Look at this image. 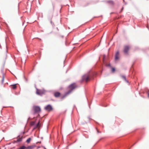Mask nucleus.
I'll use <instances>...</instances> for the list:
<instances>
[{
    "instance_id": "obj_19",
    "label": "nucleus",
    "mask_w": 149,
    "mask_h": 149,
    "mask_svg": "<svg viewBox=\"0 0 149 149\" xmlns=\"http://www.w3.org/2000/svg\"><path fill=\"white\" fill-rule=\"evenodd\" d=\"M4 80V76H3L2 79V83H3V82Z\"/></svg>"
},
{
    "instance_id": "obj_3",
    "label": "nucleus",
    "mask_w": 149,
    "mask_h": 149,
    "mask_svg": "<svg viewBox=\"0 0 149 149\" xmlns=\"http://www.w3.org/2000/svg\"><path fill=\"white\" fill-rule=\"evenodd\" d=\"M90 79V77L87 74H85L82 77L83 81H84L86 82L88 81Z\"/></svg>"
},
{
    "instance_id": "obj_18",
    "label": "nucleus",
    "mask_w": 149,
    "mask_h": 149,
    "mask_svg": "<svg viewBox=\"0 0 149 149\" xmlns=\"http://www.w3.org/2000/svg\"><path fill=\"white\" fill-rule=\"evenodd\" d=\"M22 138L19 139H17V141H22Z\"/></svg>"
},
{
    "instance_id": "obj_23",
    "label": "nucleus",
    "mask_w": 149,
    "mask_h": 149,
    "mask_svg": "<svg viewBox=\"0 0 149 149\" xmlns=\"http://www.w3.org/2000/svg\"><path fill=\"white\" fill-rule=\"evenodd\" d=\"M148 96L149 97V93L148 94Z\"/></svg>"
},
{
    "instance_id": "obj_16",
    "label": "nucleus",
    "mask_w": 149,
    "mask_h": 149,
    "mask_svg": "<svg viewBox=\"0 0 149 149\" xmlns=\"http://www.w3.org/2000/svg\"><path fill=\"white\" fill-rule=\"evenodd\" d=\"M122 78L123 79L126 81L127 82L126 80V77L124 76H122Z\"/></svg>"
},
{
    "instance_id": "obj_20",
    "label": "nucleus",
    "mask_w": 149,
    "mask_h": 149,
    "mask_svg": "<svg viewBox=\"0 0 149 149\" xmlns=\"http://www.w3.org/2000/svg\"><path fill=\"white\" fill-rule=\"evenodd\" d=\"M105 55H104L103 56V61L104 60V59H105Z\"/></svg>"
},
{
    "instance_id": "obj_1",
    "label": "nucleus",
    "mask_w": 149,
    "mask_h": 149,
    "mask_svg": "<svg viewBox=\"0 0 149 149\" xmlns=\"http://www.w3.org/2000/svg\"><path fill=\"white\" fill-rule=\"evenodd\" d=\"M131 48V46L129 45H125L124 46L123 52L124 53L126 54H128L129 53V51Z\"/></svg>"
},
{
    "instance_id": "obj_14",
    "label": "nucleus",
    "mask_w": 149,
    "mask_h": 149,
    "mask_svg": "<svg viewBox=\"0 0 149 149\" xmlns=\"http://www.w3.org/2000/svg\"><path fill=\"white\" fill-rule=\"evenodd\" d=\"M31 140V138H29L26 141V142L28 143H29Z\"/></svg>"
},
{
    "instance_id": "obj_15",
    "label": "nucleus",
    "mask_w": 149,
    "mask_h": 149,
    "mask_svg": "<svg viewBox=\"0 0 149 149\" xmlns=\"http://www.w3.org/2000/svg\"><path fill=\"white\" fill-rule=\"evenodd\" d=\"M109 3L111 4H114V2L113 1H109Z\"/></svg>"
},
{
    "instance_id": "obj_12",
    "label": "nucleus",
    "mask_w": 149,
    "mask_h": 149,
    "mask_svg": "<svg viewBox=\"0 0 149 149\" xmlns=\"http://www.w3.org/2000/svg\"><path fill=\"white\" fill-rule=\"evenodd\" d=\"M35 121H32L30 123V125L31 126H33L35 125Z\"/></svg>"
},
{
    "instance_id": "obj_10",
    "label": "nucleus",
    "mask_w": 149,
    "mask_h": 149,
    "mask_svg": "<svg viewBox=\"0 0 149 149\" xmlns=\"http://www.w3.org/2000/svg\"><path fill=\"white\" fill-rule=\"evenodd\" d=\"M61 94L58 92H55L54 93V95L56 97H58Z\"/></svg>"
},
{
    "instance_id": "obj_2",
    "label": "nucleus",
    "mask_w": 149,
    "mask_h": 149,
    "mask_svg": "<svg viewBox=\"0 0 149 149\" xmlns=\"http://www.w3.org/2000/svg\"><path fill=\"white\" fill-rule=\"evenodd\" d=\"M34 113H38L40 111L41 109L39 107L34 106L33 107Z\"/></svg>"
},
{
    "instance_id": "obj_21",
    "label": "nucleus",
    "mask_w": 149,
    "mask_h": 149,
    "mask_svg": "<svg viewBox=\"0 0 149 149\" xmlns=\"http://www.w3.org/2000/svg\"><path fill=\"white\" fill-rule=\"evenodd\" d=\"M97 129V133H99V132H99V131L97 129Z\"/></svg>"
},
{
    "instance_id": "obj_5",
    "label": "nucleus",
    "mask_w": 149,
    "mask_h": 149,
    "mask_svg": "<svg viewBox=\"0 0 149 149\" xmlns=\"http://www.w3.org/2000/svg\"><path fill=\"white\" fill-rule=\"evenodd\" d=\"M77 87V86L76 84L75 83H73L70 85L69 88L70 89L72 90Z\"/></svg>"
},
{
    "instance_id": "obj_17",
    "label": "nucleus",
    "mask_w": 149,
    "mask_h": 149,
    "mask_svg": "<svg viewBox=\"0 0 149 149\" xmlns=\"http://www.w3.org/2000/svg\"><path fill=\"white\" fill-rule=\"evenodd\" d=\"M111 71L112 72H113L115 71V69L114 68H111Z\"/></svg>"
},
{
    "instance_id": "obj_11",
    "label": "nucleus",
    "mask_w": 149,
    "mask_h": 149,
    "mask_svg": "<svg viewBox=\"0 0 149 149\" xmlns=\"http://www.w3.org/2000/svg\"><path fill=\"white\" fill-rule=\"evenodd\" d=\"M72 91V90H71V89H70L69 91H68L67 92L65 93V95H67L69 94Z\"/></svg>"
},
{
    "instance_id": "obj_22",
    "label": "nucleus",
    "mask_w": 149,
    "mask_h": 149,
    "mask_svg": "<svg viewBox=\"0 0 149 149\" xmlns=\"http://www.w3.org/2000/svg\"><path fill=\"white\" fill-rule=\"evenodd\" d=\"M108 66H110V64H109L108 65Z\"/></svg>"
},
{
    "instance_id": "obj_7",
    "label": "nucleus",
    "mask_w": 149,
    "mask_h": 149,
    "mask_svg": "<svg viewBox=\"0 0 149 149\" xmlns=\"http://www.w3.org/2000/svg\"><path fill=\"white\" fill-rule=\"evenodd\" d=\"M36 147L35 144H33L26 147V149H33Z\"/></svg>"
},
{
    "instance_id": "obj_6",
    "label": "nucleus",
    "mask_w": 149,
    "mask_h": 149,
    "mask_svg": "<svg viewBox=\"0 0 149 149\" xmlns=\"http://www.w3.org/2000/svg\"><path fill=\"white\" fill-rule=\"evenodd\" d=\"M45 109L48 111H50L52 109V108L50 105H47L45 107Z\"/></svg>"
},
{
    "instance_id": "obj_9",
    "label": "nucleus",
    "mask_w": 149,
    "mask_h": 149,
    "mask_svg": "<svg viewBox=\"0 0 149 149\" xmlns=\"http://www.w3.org/2000/svg\"><path fill=\"white\" fill-rule=\"evenodd\" d=\"M40 127V122L39 121L38 123L33 128V130H34L36 128H39Z\"/></svg>"
},
{
    "instance_id": "obj_8",
    "label": "nucleus",
    "mask_w": 149,
    "mask_h": 149,
    "mask_svg": "<svg viewBox=\"0 0 149 149\" xmlns=\"http://www.w3.org/2000/svg\"><path fill=\"white\" fill-rule=\"evenodd\" d=\"M119 52L117 51L116 53L115 56V59L116 60H118L119 59Z\"/></svg>"
},
{
    "instance_id": "obj_13",
    "label": "nucleus",
    "mask_w": 149,
    "mask_h": 149,
    "mask_svg": "<svg viewBox=\"0 0 149 149\" xmlns=\"http://www.w3.org/2000/svg\"><path fill=\"white\" fill-rule=\"evenodd\" d=\"M17 86L16 84L13 85L11 86V88L13 89H15L16 88Z\"/></svg>"
},
{
    "instance_id": "obj_4",
    "label": "nucleus",
    "mask_w": 149,
    "mask_h": 149,
    "mask_svg": "<svg viewBox=\"0 0 149 149\" xmlns=\"http://www.w3.org/2000/svg\"><path fill=\"white\" fill-rule=\"evenodd\" d=\"M45 91L42 90L37 89L36 93L37 94L39 95H42L45 93Z\"/></svg>"
},
{
    "instance_id": "obj_24",
    "label": "nucleus",
    "mask_w": 149,
    "mask_h": 149,
    "mask_svg": "<svg viewBox=\"0 0 149 149\" xmlns=\"http://www.w3.org/2000/svg\"><path fill=\"white\" fill-rule=\"evenodd\" d=\"M44 149H46L45 148H44Z\"/></svg>"
}]
</instances>
